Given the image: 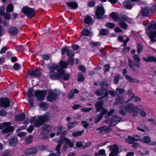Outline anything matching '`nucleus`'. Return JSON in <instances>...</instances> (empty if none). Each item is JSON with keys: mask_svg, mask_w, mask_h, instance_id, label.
Returning a JSON list of instances; mask_svg holds the SVG:
<instances>
[{"mask_svg": "<svg viewBox=\"0 0 156 156\" xmlns=\"http://www.w3.org/2000/svg\"><path fill=\"white\" fill-rule=\"evenodd\" d=\"M143 142L151 145H154L156 144V142L151 143V138L148 136H144V137Z\"/></svg>", "mask_w": 156, "mask_h": 156, "instance_id": "25", "label": "nucleus"}, {"mask_svg": "<svg viewBox=\"0 0 156 156\" xmlns=\"http://www.w3.org/2000/svg\"><path fill=\"white\" fill-rule=\"evenodd\" d=\"M79 69L82 71L83 73H85L86 72L85 67L84 65H81L79 66Z\"/></svg>", "mask_w": 156, "mask_h": 156, "instance_id": "59", "label": "nucleus"}, {"mask_svg": "<svg viewBox=\"0 0 156 156\" xmlns=\"http://www.w3.org/2000/svg\"><path fill=\"white\" fill-rule=\"evenodd\" d=\"M110 148L112 152H118L119 151L118 147L116 145L111 146Z\"/></svg>", "mask_w": 156, "mask_h": 156, "instance_id": "45", "label": "nucleus"}, {"mask_svg": "<svg viewBox=\"0 0 156 156\" xmlns=\"http://www.w3.org/2000/svg\"><path fill=\"white\" fill-rule=\"evenodd\" d=\"M57 76L58 79L64 80H68V73H66V72L64 69H59L57 72Z\"/></svg>", "mask_w": 156, "mask_h": 156, "instance_id": "11", "label": "nucleus"}, {"mask_svg": "<svg viewBox=\"0 0 156 156\" xmlns=\"http://www.w3.org/2000/svg\"><path fill=\"white\" fill-rule=\"evenodd\" d=\"M139 110L138 106L130 104L125 107L121 108L119 113L122 115H125L127 113L133 117H136L138 115Z\"/></svg>", "mask_w": 156, "mask_h": 156, "instance_id": "1", "label": "nucleus"}, {"mask_svg": "<svg viewBox=\"0 0 156 156\" xmlns=\"http://www.w3.org/2000/svg\"><path fill=\"white\" fill-rule=\"evenodd\" d=\"M79 91L77 89L72 90L71 92L70 95L69 96V98H72L74 96L75 93H77L79 92Z\"/></svg>", "mask_w": 156, "mask_h": 156, "instance_id": "46", "label": "nucleus"}, {"mask_svg": "<svg viewBox=\"0 0 156 156\" xmlns=\"http://www.w3.org/2000/svg\"><path fill=\"white\" fill-rule=\"evenodd\" d=\"M105 25L107 27L111 29L113 28L115 26V24L114 23H107Z\"/></svg>", "mask_w": 156, "mask_h": 156, "instance_id": "55", "label": "nucleus"}, {"mask_svg": "<svg viewBox=\"0 0 156 156\" xmlns=\"http://www.w3.org/2000/svg\"><path fill=\"white\" fill-rule=\"evenodd\" d=\"M40 106L41 108H46L48 107L47 103L46 102H42L40 104Z\"/></svg>", "mask_w": 156, "mask_h": 156, "instance_id": "62", "label": "nucleus"}, {"mask_svg": "<svg viewBox=\"0 0 156 156\" xmlns=\"http://www.w3.org/2000/svg\"><path fill=\"white\" fill-rule=\"evenodd\" d=\"M129 66L132 70H134V65L137 67H138L140 66V65L138 64H134L133 62L130 59L129 60Z\"/></svg>", "mask_w": 156, "mask_h": 156, "instance_id": "29", "label": "nucleus"}, {"mask_svg": "<svg viewBox=\"0 0 156 156\" xmlns=\"http://www.w3.org/2000/svg\"><path fill=\"white\" fill-rule=\"evenodd\" d=\"M8 32L10 35L12 36H16L18 34V30L16 27L12 26L9 29Z\"/></svg>", "mask_w": 156, "mask_h": 156, "instance_id": "19", "label": "nucleus"}, {"mask_svg": "<svg viewBox=\"0 0 156 156\" xmlns=\"http://www.w3.org/2000/svg\"><path fill=\"white\" fill-rule=\"evenodd\" d=\"M26 118L25 114L24 113L21 114H18L15 115V120L16 121H19L24 120Z\"/></svg>", "mask_w": 156, "mask_h": 156, "instance_id": "17", "label": "nucleus"}, {"mask_svg": "<svg viewBox=\"0 0 156 156\" xmlns=\"http://www.w3.org/2000/svg\"><path fill=\"white\" fill-rule=\"evenodd\" d=\"M140 152L142 154H149V152L144 147H142L139 150Z\"/></svg>", "mask_w": 156, "mask_h": 156, "instance_id": "43", "label": "nucleus"}, {"mask_svg": "<svg viewBox=\"0 0 156 156\" xmlns=\"http://www.w3.org/2000/svg\"><path fill=\"white\" fill-rule=\"evenodd\" d=\"M133 2L130 1H127L124 2L123 4V6L127 9H131L134 5Z\"/></svg>", "mask_w": 156, "mask_h": 156, "instance_id": "24", "label": "nucleus"}, {"mask_svg": "<svg viewBox=\"0 0 156 156\" xmlns=\"http://www.w3.org/2000/svg\"><path fill=\"white\" fill-rule=\"evenodd\" d=\"M83 132V131H81L74 132L73 133V136L75 137H77L78 136H81L82 135Z\"/></svg>", "mask_w": 156, "mask_h": 156, "instance_id": "47", "label": "nucleus"}, {"mask_svg": "<svg viewBox=\"0 0 156 156\" xmlns=\"http://www.w3.org/2000/svg\"><path fill=\"white\" fill-rule=\"evenodd\" d=\"M18 140L16 136H14L9 141V145L11 147H15L17 144Z\"/></svg>", "mask_w": 156, "mask_h": 156, "instance_id": "18", "label": "nucleus"}, {"mask_svg": "<svg viewBox=\"0 0 156 156\" xmlns=\"http://www.w3.org/2000/svg\"><path fill=\"white\" fill-rule=\"evenodd\" d=\"M61 51L62 55H63L66 53V54L68 56V49L66 47L62 48Z\"/></svg>", "mask_w": 156, "mask_h": 156, "instance_id": "42", "label": "nucleus"}, {"mask_svg": "<svg viewBox=\"0 0 156 156\" xmlns=\"http://www.w3.org/2000/svg\"><path fill=\"white\" fill-rule=\"evenodd\" d=\"M137 129L138 130L140 131L143 132H144L145 131H146L148 130V129L147 127H145L144 128V129H142L139 127H138L137 128Z\"/></svg>", "mask_w": 156, "mask_h": 156, "instance_id": "61", "label": "nucleus"}, {"mask_svg": "<svg viewBox=\"0 0 156 156\" xmlns=\"http://www.w3.org/2000/svg\"><path fill=\"white\" fill-rule=\"evenodd\" d=\"M77 124V123L75 122L69 123V129H71L75 127Z\"/></svg>", "mask_w": 156, "mask_h": 156, "instance_id": "57", "label": "nucleus"}, {"mask_svg": "<svg viewBox=\"0 0 156 156\" xmlns=\"http://www.w3.org/2000/svg\"><path fill=\"white\" fill-rule=\"evenodd\" d=\"M62 127L60 126H58L56 128V132H57L56 135L57 136H59L60 134H61H61L63 132H62Z\"/></svg>", "mask_w": 156, "mask_h": 156, "instance_id": "37", "label": "nucleus"}, {"mask_svg": "<svg viewBox=\"0 0 156 156\" xmlns=\"http://www.w3.org/2000/svg\"><path fill=\"white\" fill-rule=\"evenodd\" d=\"M10 105V102L7 98H0V106L4 108H7Z\"/></svg>", "mask_w": 156, "mask_h": 156, "instance_id": "15", "label": "nucleus"}, {"mask_svg": "<svg viewBox=\"0 0 156 156\" xmlns=\"http://www.w3.org/2000/svg\"><path fill=\"white\" fill-rule=\"evenodd\" d=\"M66 134V131H64L61 134V135L60 136V139L57 142L58 143L57 145L55 150L57 151V153L58 154H60V149L62 146V144L65 142L66 144L68 145V138L65 137Z\"/></svg>", "mask_w": 156, "mask_h": 156, "instance_id": "6", "label": "nucleus"}, {"mask_svg": "<svg viewBox=\"0 0 156 156\" xmlns=\"http://www.w3.org/2000/svg\"><path fill=\"white\" fill-rule=\"evenodd\" d=\"M5 127V128L2 130V133L3 134L13 132L14 131V128L12 126H9Z\"/></svg>", "mask_w": 156, "mask_h": 156, "instance_id": "21", "label": "nucleus"}, {"mask_svg": "<svg viewBox=\"0 0 156 156\" xmlns=\"http://www.w3.org/2000/svg\"><path fill=\"white\" fill-rule=\"evenodd\" d=\"M13 10V6L12 4L10 3L7 6L6 11L7 12H11Z\"/></svg>", "mask_w": 156, "mask_h": 156, "instance_id": "35", "label": "nucleus"}, {"mask_svg": "<svg viewBox=\"0 0 156 156\" xmlns=\"http://www.w3.org/2000/svg\"><path fill=\"white\" fill-rule=\"evenodd\" d=\"M105 13V10L102 6H98L95 12L96 17L100 19L102 18Z\"/></svg>", "mask_w": 156, "mask_h": 156, "instance_id": "14", "label": "nucleus"}, {"mask_svg": "<svg viewBox=\"0 0 156 156\" xmlns=\"http://www.w3.org/2000/svg\"><path fill=\"white\" fill-rule=\"evenodd\" d=\"M103 105V101H101L97 102L96 104V107L98 111L101 110V113L98 117H96L95 119L94 122L98 123L102 118L103 116L107 112V110L104 108H102Z\"/></svg>", "mask_w": 156, "mask_h": 156, "instance_id": "5", "label": "nucleus"}, {"mask_svg": "<svg viewBox=\"0 0 156 156\" xmlns=\"http://www.w3.org/2000/svg\"><path fill=\"white\" fill-rule=\"evenodd\" d=\"M137 52L138 54H140L142 51L143 48V46L140 44H138L137 46Z\"/></svg>", "mask_w": 156, "mask_h": 156, "instance_id": "44", "label": "nucleus"}, {"mask_svg": "<svg viewBox=\"0 0 156 156\" xmlns=\"http://www.w3.org/2000/svg\"><path fill=\"white\" fill-rule=\"evenodd\" d=\"M109 127L105 126H104L101 127L100 128H97L96 129L97 130H99L100 131H107V130H109Z\"/></svg>", "mask_w": 156, "mask_h": 156, "instance_id": "48", "label": "nucleus"}, {"mask_svg": "<svg viewBox=\"0 0 156 156\" xmlns=\"http://www.w3.org/2000/svg\"><path fill=\"white\" fill-rule=\"evenodd\" d=\"M42 58L44 60H48L49 58V56L48 55H44L42 56Z\"/></svg>", "mask_w": 156, "mask_h": 156, "instance_id": "63", "label": "nucleus"}, {"mask_svg": "<svg viewBox=\"0 0 156 156\" xmlns=\"http://www.w3.org/2000/svg\"><path fill=\"white\" fill-rule=\"evenodd\" d=\"M28 102L31 107L33 106V100L32 98H29L28 99Z\"/></svg>", "mask_w": 156, "mask_h": 156, "instance_id": "60", "label": "nucleus"}, {"mask_svg": "<svg viewBox=\"0 0 156 156\" xmlns=\"http://www.w3.org/2000/svg\"><path fill=\"white\" fill-rule=\"evenodd\" d=\"M136 137L137 138H135L133 137L130 136H128L127 138L125 139V141L128 143L129 144H132L135 141H137L140 140V137L136 136Z\"/></svg>", "mask_w": 156, "mask_h": 156, "instance_id": "22", "label": "nucleus"}, {"mask_svg": "<svg viewBox=\"0 0 156 156\" xmlns=\"http://www.w3.org/2000/svg\"><path fill=\"white\" fill-rule=\"evenodd\" d=\"M147 33H149V37L151 41L154 42L156 37V23L154 24H151L148 28L146 29Z\"/></svg>", "mask_w": 156, "mask_h": 156, "instance_id": "3", "label": "nucleus"}, {"mask_svg": "<svg viewBox=\"0 0 156 156\" xmlns=\"http://www.w3.org/2000/svg\"><path fill=\"white\" fill-rule=\"evenodd\" d=\"M131 100H132L133 101L137 102L140 101L141 99L135 96L134 94H133L131 96L130 98L129 99L128 101H129Z\"/></svg>", "mask_w": 156, "mask_h": 156, "instance_id": "30", "label": "nucleus"}, {"mask_svg": "<svg viewBox=\"0 0 156 156\" xmlns=\"http://www.w3.org/2000/svg\"><path fill=\"white\" fill-rule=\"evenodd\" d=\"M147 58L145 57L142 58L143 59L147 62H154L156 63V58L150 55H147Z\"/></svg>", "mask_w": 156, "mask_h": 156, "instance_id": "23", "label": "nucleus"}, {"mask_svg": "<svg viewBox=\"0 0 156 156\" xmlns=\"http://www.w3.org/2000/svg\"><path fill=\"white\" fill-rule=\"evenodd\" d=\"M5 9L3 6L0 7V16H3L5 13Z\"/></svg>", "mask_w": 156, "mask_h": 156, "instance_id": "52", "label": "nucleus"}, {"mask_svg": "<svg viewBox=\"0 0 156 156\" xmlns=\"http://www.w3.org/2000/svg\"><path fill=\"white\" fill-rule=\"evenodd\" d=\"M84 75L83 74L81 73H80L78 74V76L77 80L79 82H82L84 80Z\"/></svg>", "mask_w": 156, "mask_h": 156, "instance_id": "41", "label": "nucleus"}, {"mask_svg": "<svg viewBox=\"0 0 156 156\" xmlns=\"http://www.w3.org/2000/svg\"><path fill=\"white\" fill-rule=\"evenodd\" d=\"M22 12L27 17L30 19L33 18L36 15L34 9L27 6L24 7L22 9Z\"/></svg>", "mask_w": 156, "mask_h": 156, "instance_id": "9", "label": "nucleus"}, {"mask_svg": "<svg viewBox=\"0 0 156 156\" xmlns=\"http://www.w3.org/2000/svg\"><path fill=\"white\" fill-rule=\"evenodd\" d=\"M37 149L35 147H32L27 149L26 151V153L27 154H33L37 152Z\"/></svg>", "mask_w": 156, "mask_h": 156, "instance_id": "26", "label": "nucleus"}, {"mask_svg": "<svg viewBox=\"0 0 156 156\" xmlns=\"http://www.w3.org/2000/svg\"><path fill=\"white\" fill-rule=\"evenodd\" d=\"M33 92L34 90L33 88H29L27 92V95L29 98H32L34 96L33 94Z\"/></svg>", "mask_w": 156, "mask_h": 156, "instance_id": "39", "label": "nucleus"}, {"mask_svg": "<svg viewBox=\"0 0 156 156\" xmlns=\"http://www.w3.org/2000/svg\"><path fill=\"white\" fill-rule=\"evenodd\" d=\"M100 84L101 89L97 90L95 92V93L98 96H102L101 97L99 98L101 100L104 97H107L108 94V92L107 90L108 84L107 83L102 81L101 82Z\"/></svg>", "mask_w": 156, "mask_h": 156, "instance_id": "2", "label": "nucleus"}, {"mask_svg": "<svg viewBox=\"0 0 156 156\" xmlns=\"http://www.w3.org/2000/svg\"><path fill=\"white\" fill-rule=\"evenodd\" d=\"M34 129V126L32 125H30L27 129V131L29 133H31Z\"/></svg>", "mask_w": 156, "mask_h": 156, "instance_id": "51", "label": "nucleus"}, {"mask_svg": "<svg viewBox=\"0 0 156 156\" xmlns=\"http://www.w3.org/2000/svg\"><path fill=\"white\" fill-rule=\"evenodd\" d=\"M108 29H103L101 31L100 34L102 35H106L108 34Z\"/></svg>", "mask_w": 156, "mask_h": 156, "instance_id": "56", "label": "nucleus"}, {"mask_svg": "<svg viewBox=\"0 0 156 156\" xmlns=\"http://www.w3.org/2000/svg\"><path fill=\"white\" fill-rule=\"evenodd\" d=\"M27 73L31 76L37 78H40L42 75V72L39 68L29 70L28 72Z\"/></svg>", "mask_w": 156, "mask_h": 156, "instance_id": "12", "label": "nucleus"}, {"mask_svg": "<svg viewBox=\"0 0 156 156\" xmlns=\"http://www.w3.org/2000/svg\"><path fill=\"white\" fill-rule=\"evenodd\" d=\"M33 137L32 135L29 136L25 140V143L29 144L32 142Z\"/></svg>", "mask_w": 156, "mask_h": 156, "instance_id": "32", "label": "nucleus"}, {"mask_svg": "<svg viewBox=\"0 0 156 156\" xmlns=\"http://www.w3.org/2000/svg\"><path fill=\"white\" fill-rule=\"evenodd\" d=\"M126 78L129 81V82L131 83H138L139 82V81L135 79L132 78L131 76L127 75L125 76Z\"/></svg>", "mask_w": 156, "mask_h": 156, "instance_id": "28", "label": "nucleus"}, {"mask_svg": "<svg viewBox=\"0 0 156 156\" xmlns=\"http://www.w3.org/2000/svg\"><path fill=\"white\" fill-rule=\"evenodd\" d=\"M84 22L88 24L91 23L92 21V18L89 16H87L84 19Z\"/></svg>", "mask_w": 156, "mask_h": 156, "instance_id": "38", "label": "nucleus"}, {"mask_svg": "<svg viewBox=\"0 0 156 156\" xmlns=\"http://www.w3.org/2000/svg\"><path fill=\"white\" fill-rule=\"evenodd\" d=\"M58 94L54 92L52 90H50L46 98L48 101L52 102L56 100L58 98Z\"/></svg>", "mask_w": 156, "mask_h": 156, "instance_id": "13", "label": "nucleus"}, {"mask_svg": "<svg viewBox=\"0 0 156 156\" xmlns=\"http://www.w3.org/2000/svg\"><path fill=\"white\" fill-rule=\"evenodd\" d=\"M133 60L134 61L140 63V59L139 58V56L137 55H135L133 56Z\"/></svg>", "mask_w": 156, "mask_h": 156, "instance_id": "49", "label": "nucleus"}, {"mask_svg": "<svg viewBox=\"0 0 156 156\" xmlns=\"http://www.w3.org/2000/svg\"><path fill=\"white\" fill-rule=\"evenodd\" d=\"M83 35L85 36L92 35V34L90 31L87 28L84 29L82 31Z\"/></svg>", "mask_w": 156, "mask_h": 156, "instance_id": "31", "label": "nucleus"}, {"mask_svg": "<svg viewBox=\"0 0 156 156\" xmlns=\"http://www.w3.org/2000/svg\"><path fill=\"white\" fill-rule=\"evenodd\" d=\"M69 7L71 9H75L78 7V5L76 2H69Z\"/></svg>", "mask_w": 156, "mask_h": 156, "instance_id": "33", "label": "nucleus"}, {"mask_svg": "<svg viewBox=\"0 0 156 156\" xmlns=\"http://www.w3.org/2000/svg\"><path fill=\"white\" fill-rule=\"evenodd\" d=\"M49 126V125L48 124H46L43 126L42 129L43 130L45 131L47 133H48L51 132L50 129H48Z\"/></svg>", "mask_w": 156, "mask_h": 156, "instance_id": "36", "label": "nucleus"}, {"mask_svg": "<svg viewBox=\"0 0 156 156\" xmlns=\"http://www.w3.org/2000/svg\"><path fill=\"white\" fill-rule=\"evenodd\" d=\"M49 116L48 115L44 114L38 116V119H36L34 125L35 127L38 128L43 125L44 123L48 121Z\"/></svg>", "mask_w": 156, "mask_h": 156, "instance_id": "4", "label": "nucleus"}, {"mask_svg": "<svg viewBox=\"0 0 156 156\" xmlns=\"http://www.w3.org/2000/svg\"><path fill=\"white\" fill-rule=\"evenodd\" d=\"M13 68L14 69L18 70L20 68V64L16 63L14 64Z\"/></svg>", "mask_w": 156, "mask_h": 156, "instance_id": "58", "label": "nucleus"}, {"mask_svg": "<svg viewBox=\"0 0 156 156\" xmlns=\"http://www.w3.org/2000/svg\"><path fill=\"white\" fill-rule=\"evenodd\" d=\"M46 94V90L38 89L35 90L34 92V96L36 97L37 101H41L44 99Z\"/></svg>", "mask_w": 156, "mask_h": 156, "instance_id": "10", "label": "nucleus"}, {"mask_svg": "<svg viewBox=\"0 0 156 156\" xmlns=\"http://www.w3.org/2000/svg\"><path fill=\"white\" fill-rule=\"evenodd\" d=\"M121 119L119 117L117 116L114 117L110 122V125L111 126H115L119 123Z\"/></svg>", "mask_w": 156, "mask_h": 156, "instance_id": "20", "label": "nucleus"}, {"mask_svg": "<svg viewBox=\"0 0 156 156\" xmlns=\"http://www.w3.org/2000/svg\"><path fill=\"white\" fill-rule=\"evenodd\" d=\"M95 156H98V155L102 156H105L106 154L105 153V151L104 149H101L98 151V153H95Z\"/></svg>", "mask_w": 156, "mask_h": 156, "instance_id": "34", "label": "nucleus"}, {"mask_svg": "<svg viewBox=\"0 0 156 156\" xmlns=\"http://www.w3.org/2000/svg\"><path fill=\"white\" fill-rule=\"evenodd\" d=\"M110 16L111 18L114 20L116 21H125L129 23H133V21L132 19L129 18L126 16H119L116 13L112 12L110 13Z\"/></svg>", "mask_w": 156, "mask_h": 156, "instance_id": "8", "label": "nucleus"}, {"mask_svg": "<svg viewBox=\"0 0 156 156\" xmlns=\"http://www.w3.org/2000/svg\"><path fill=\"white\" fill-rule=\"evenodd\" d=\"M48 69L50 70L49 73V76L50 79L52 80H56L58 79V76H57V73L55 70L59 68L58 65L55 64H52L51 66H49Z\"/></svg>", "mask_w": 156, "mask_h": 156, "instance_id": "7", "label": "nucleus"}, {"mask_svg": "<svg viewBox=\"0 0 156 156\" xmlns=\"http://www.w3.org/2000/svg\"><path fill=\"white\" fill-rule=\"evenodd\" d=\"M3 16L5 20H9L11 19V15L9 13H5Z\"/></svg>", "mask_w": 156, "mask_h": 156, "instance_id": "50", "label": "nucleus"}, {"mask_svg": "<svg viewBox=\"0 0 156 156\" xmlns=\"http://www.w3.org/2000/svg\"><path fill=\"white\" fill-rule=\"evenodd\" d=\"M142 13L144 16H149L152 13V10L151 8L146 7L142 9Z\"/></svg>", "mask_w": 156, "mask_h": 156, "instance_id": "16", "label": "nucleus"}, {"mask_svg": "<svg viewBox=\"0 0 156 156\" xmlns=\"http://www.w3.org/2000/svg\"><path fill=\"white\" fill-rule=\"evenodd\" d=\"M67 61V62H66L61 60L59 62V64L58 65L59 67H60V69H64L66 68L68 65V61Z\"/></svg>", "mask_w": 156, "mask_h": 156, "instance_id": "27", "label": "nucleus"}, {"mask_svg": "<svg viewBox=\"0 0 156 156\" xmlns=\"http://www.w3.org/2000/svg\"><path fill=\"white\" fill-rule=\"evenodd\" d=\"M116 90L119 91V94H122L125 92V90L123 89H119L118 88H117L116 89Z\"/></svg>", "mask_w": 156, "mask_h": 156, "instance_id": "64", "label": "nucleus"}, {"mask_svg": "<svg viewBox=\"0 0 156 156\" xmlns=\"http://www.w3.org/2000/svg\"><path fill=\"white\" fill-rule=\"evenodd\" d=\"M120 77V76L119 75H117L115 76L114 79V82L115 84L118 83L119 78Z\"/></svg>", "mask_w": 156, "mask_h": 156, "instance_id": "53", "label": "nucleus"}, {"mask_svg": "<svg viewBox=\"0 0 156 156\" xmlns=\"http://www.w3.org/2000/svg\"><path fill=\"white\" fill-rule=\"evenodd\" d=\"M11 125V123L10 122H4L2 124L0 123V129H2L4 127L10 126Z\"/></svg>", "mask_w": 156, "mask_h": 156, "instance_id": "40", "label": "nucleus"}, {"mask_svg": "<svg viewBox=\"0 0 156 156\" xmlns=\"http://www.w3.org/2000/svg\"><path fill=\"white\" fill-rule=\"evenodd\" d=\"M119 25L122 28L126 29L127 27V25L125 23L122 22H120L119 23Z\"/></svg>", "mask_w": 156, "mask_h": 156, "instance_id": "54", "label": "nucleus"}]
</instances>
